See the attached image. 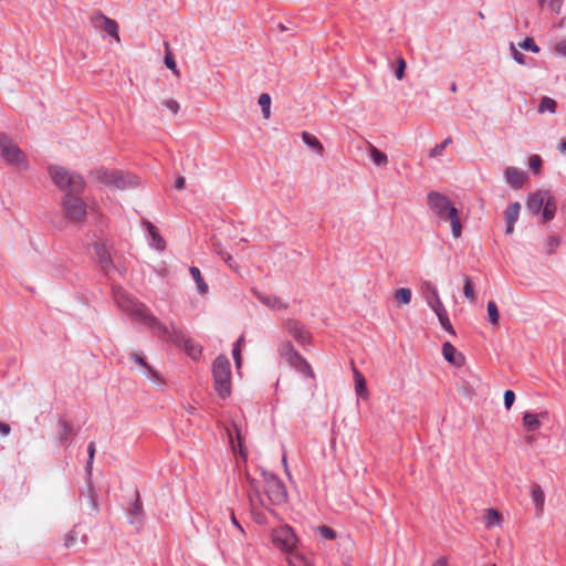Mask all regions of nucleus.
<instances>
[{
	"label": "nucleus",
	"instance_id": "f257e3e1",
	"mask_svg": "<svg viewBox=\"0 0 566 566\" xmlns=\"http://www.w3.org/2000/svg\"><path fill=\"white\" fill-rule=\"evenodd\" d=\"M114 298L124 312L143 321L158 338L182 347L193 360L199 359L202 352L201 346L187 337L181 329L177 328L174 324L170 326L163 324L143 303L135 301L120 289L114 291Z\"/></svg>",
	"mask_w": 566,
	"mask_h": 566
},
{
	"label": "nucleus",
	"instance_id": "f03ea898",
	"mask_svg": "<svg viewBox=\"0 0 566 566\" xmlns=\"http://www.w3.org/2000/svg\"><path fill=\"white\" fill-rule=\"evenodd\" d=\"M427 205L429 210L440 221L450 222L452 235L455 239L461 237L462 223L460 220V211L448 196L439 191H430L427 195Z\"/></svg>",
	"mask_w": 566,
	"mask_h": 566
},
{
	"label": "nucleus",
	"instance_id": "7ed1b4c3",
	"mask_svg": "<svg viewBox=\"0 0 566 566\" xmlns=\"http://www.w3.org/2000/svg\"><path fill=\"white\" fill-rule=\"evenodd\" d=\"M52 182L61 190L71 193H82L85 189L83 177L65 167L51 165L48 168Z\"/></svg>",
	"mask_w": 566,
	"mask_h": 566
},
{
	"label": "nucleus",
	"instance_id": "20e7f679",
	"mask_svg": "<svg viewBox=\"0 0 566 566\" xmlns=\"http://www.w3.org/2000/svg\"><path fill=\"white\" fill-rule=\"evenodd\" d=\"M213 387L219 397L226 399L231 394V366L227 356H218L212 364Z\"/></svg>",
	"mask_w": 566,
	"mask_h": 566
},
{
	"label": "nucleus",
	"instance_id": "39448f33",
	"mask_svg": "<svg viewBox=\"0 0 566 566\" xmlns=\"http://www.w3.org/2000/svg\"><path fill=\"white\" fill-rule=\"evenodd\" d=\"M97 181L120 190L138 186L139 178L133 174L115 169L99 168L94 172Z\"/></svg>",
	"mask_w": 566,
	"mask_h": 566
},
{
	"label": "nucleus",
	"instance_id": "423d86ee",
	"mask_svg": "<svg viewBox=\"0 0 566 566\" xmlns=\"http://www.w3.org/2000/svg\"><path fill=\"white\" fill-rule=\"evenodd\" d=\"M80 195L66 192L62 198V211L65 219L70 222L82 223L86 219L87 206Z\"/></svg>",
	"mask_w": 566,
	"mask_h": 566
},
{
	"label": "nucleus",
	"instance_id": "0eeeda50",
	"mask_svg": "<svg viewBox=\"0 0 566 566\" xmlns=\"http://www.w3.org/2000/svg\"><path fill=\"white\" fill-rule=\"evenodd\" d=\"M265 483L264 491L272 504H282L287 499V492L284 483L273 473L262 472Z\"/></svg>",
	"mask_w": 566,
	"mask_h": 566
},
{
	"label": "nucleus",
	"instance_id": "6e6552de",
	"mask_svg": "<svg viewBox=\"0 0 566 566\" xmlns=\"http://www.w3.org/2000/svg\"><path fill=\"white\" fill-rule=\"evenodd\" d=\"M0 156L9 165H20L25 161V156L12 138L0 132Z\"/></svg>",
	"mask_w": 566,
	"mask_h": 566
},
{
	"label": "nucleus",
	"instance_id": "1a4fd4ad",
	"mask_svg": "<svg viewBox=\"0 0 566 566\" xmlns=\"http://www.w3.org/2000/svg\"><path fill=\"white\" fill-rule=\"evenodd\" d=\"M426 285H427V289L430 291L431 296H432L430 300H428L429 306L432 308V311L438 316L439 322H440L442 328L446 329L447 332H449L450 334L454 335L455 332H454V329H453V327L451 325V322H450V319L448 317L447 310H446L442 301L440 300V296L438 294V290L436 289L434 285H432L429 282H427Z\"/></svg>",
	"mask_w": 566,
	"mask_h": 566
},
{
	"label": "nucleus",
	"instance_id": "9d476101",
	"mask_svg": "<svg viewBox=\"0 0 566 566\" xmlns=\"http://www.w3.org/2000/svg\"><path fill=\"white\" fill-rule=\"evenodd\" d=\"M272 542L275 547L285 552L286 554L295 548L297 543V537L293 531V528L289 525H283L273 530L272 532Z\"/></svg>",
	"mask_w": 566,
	"mask_h": 566
},
{
	"label": "nucleus",
	"instance_id": "9b49d317",
	"mask_svg": "<svg viewBox=\"0 0 566 566\" xmlns=\"http://www.w3.org/2000/svg\"><path fill=\"white\" fill-rule=\"evenodd\" d=\"M92 22L95 28L104 31L107 35L115 39L116 42L120 41L118 33V24L115 20L106 17L102 12H97L92 17Z\"/></svg>",
	"mask_w": 566,
	"mask_h": 566
},
{
	"label": "nucleus",
	"instance_id": "f8f14e48",
	"mask_svg": "<svg viewBox=\"0 0 566 566\" xmlns=\"http://www.w3.org/2000/svg\"><path fill=\"white\" fill-rule=\"evenodd\" d=\"M284 327L298 344L303 346L310 344L312 336L305 325L301 322L296 319H286L284 322Z\"/></svg>",
	"mask_w": 566,
	"mask_h": 566
},
{
	"label": "nucleus",
	"instance_id": "ddd939ff",
	"mask_svg": "<svg viewBox=\"0 0 566 566\" xmlns=\"http://www.w3.org/2000/svg\"><path fill=\"white\" fill-rule=\"evenodd\" d=\"M129 358H130V360H133L134 363H136L138 366H140L144 369L145 375L153 382H157V384L164 382L161 375L146 361V359L143 355H140L139 353H130Z\"/></svg>",
	"mask_w": 566,
	"mask_h": 566
},
{
	"label": "nucleus",
	"instance_id": "4468645a",
	"mask_svg": "<svg viewBox=\"0 0 566 566\" xmlns=\"http://www.w3.org/2000/svg\"><path fill=\"white\" fill-rule=\"evenodd\" d=\"M442 355L448 363L455 367L462 366L465 361L464 355L458 352L457 348L449 342H446L442 345Z\"/></svg>",
	"mask_w": 566,
	"mask_h": 566
},
{
	"label": "nucleus",
	"instance_id": "2eb2a0df",
	"mask_svg": "<svg viewBox=\"0 0 566 566\" xmlns=\"http://www.w3.org/2000/svg\"><path fill=\"white\" fill-rule=\"evenodd\" d=\"M256 298L266 307L273 311H281L287 308V303L276 295H268L261 292H255Z\"/></svg>",
	"mask_w": 566,
	"mask_h": 566
},
{
	"label": "nucleus",
	"instance_id": "dca6fc26",
	"mask_svg": "<svg viewBox=\"0 0 566 566\" xmlns=\"http://www.w3.org/2000/svg\"><path fill=\"white\" fill-rule=\"evenodd\" d=\"M520 210H521V205L517 201L507 206V208L504 212L505 222H506V228H505L506 234L513 233L514 224L517 221L518 216H520Z\"/></svg>",
	"mask_w": 566,
	"mask_h": 566
},
{
	"label": "nucleus",
	"instance_id": "f3484780",
	"mask_svg": "<svg viewBox=\"0 0 566 566\" xmlns=\"http://www.w3.org/2000/svg\"><path fill=\"white\" fill-rule=\"evenodd\" d=\"M548 195V191H536L535 193H532L527 200V209L534 214L539 213Z\"/></svg>",
	"mask_w": 566,
	"mask_h": 566
},
{
	"label": "nucleus",
	"instance_id": "a211bd4d",
	"mask_svg": "<svg viewBox=\"0 0 566 566\" xmlns=\"http://www.w3.org/2000/svg\"><path fill=\"white\" fill-rule=\"evenodd\" d=\"M505 178L506 181L513 187V188H521L523 184L525 182L527 176L526 174L515 167H509L505 170Z\"/></svg>",
	"mask_w": 566,
	"mask_h": 566
},
{
	"label": "nucleus",
	"instance_id": "6ab92c4d",
	"mask_svg": "<svg viewBox=\"0 0 566 566\" xmlns=\"http://www.w3.org/2000/svg\"><path fill=\"white\" fill-rule=\"evenodd\" d=\"M95 252L98 256V261H99L103 272L105 274H109V272L114 268L111 253L103 244H98V243L95 244Z\"/></svg>",
	"mask_w": 566,
	"mask_h": 566
},
{
	"label": "nucleus",
	"instance_id": "aec40b11",
	"mask_svg": "<svg viewBox=\"0 0 566 566\" xmlns=\"http://www.w3.org/2000/svg\"><path fill=\"white\" fill-rule=\"evenodd\" d=\"M143 224L146 227L150 235V245L159 251L165 250L166 243L161 235L158 233L157 228L148 220H144Z\"/></svg>",
	"mask_w": 566,
	"mask_h": 566
},
{
	"label": "nucleus",
	"instance_id": "412c9836",
	"mask_svg": "<svg viewBox=\"0 0 566 566\" xmlns=\"http://www.w3.org/2000/svg\"><path fill=\"white\" fill-rule=\"evenodd\" d=\"M287 364L302 375L314 378L312 367L300 353L297 354V358H293L292 360L287 361Z\"/></svg>",
	"mask_w": 566,
	"mask_h": 566
},
{
	"label": "nucleus",
	"instance_id": "4be33fe9",
	"mask_svg": "<svg viewBox=\"0 0 566 566\" xmlns=\"http://www.w3.org/2000/svg\"><path fill=\"white\" fill-rule=\"evenodd\" d=\"M57 436L61 443L69 441L73 436H75V430L72 423L61 418L57 422Z\"/></svg>",
	"mask_w": 566,
	"mask_h": 566
},
{
	"label": "nucleus",
	"instance_id": "5701e85b",
	"mask_svg": "<svg viewBox=\"0 0 566 566\" xmlns=\"http://www.w3.org/2000/svg\"><path fill=\"white\" fill-rule=\"evenodd\" d=\"M531 497L535 505L536 516H541L544 511L545 494L541 485L535 484L531 490Z\"/></svg>",
	"mask_w": 566,
	"mask_h": 566
},
{
	"label": "nucleus",
	"instance_id": "b1692460",
	"mask_svg": "<svg viewBox=\"0 0 566 566\" xmlns=\"http://www.w3.org/2000/svg\"><path fill=\"white\" fill-rule=\"evenodd\" d=\"M302 139H303L304 144L310 149H312L315 154H317L321 157L323 156L324 147H323L322 143L314 135H312L311 133H307V132H303Z\"/></svg>",
	"mask_w": 566,
	"mask_h": 566
},
{
	"label": "nucleus",
	"instance_id": "393cba45",
	"mask_svg": "<svg viewBox=\"0 0 566 566\" xmlns=\"http://www.w3.org/2000/svg\"><path fill=\"white\" fill-rule=\"evenodd\" d=\"M556 201L553 196L548 195L547 200L544 202L543 209H542V219L543 222L551 221L554 219L556 213Z\"/></svg>",
	"mask_w": 566,
	"mask_h": 566
},
{
	"label": "nucleus",
	"instance_id": "a878e982",
	"mask_svg": "<svg viewBox=\"0 0 566 566\" xmlns=\"http://www.w3.org/2000/svg\"><path fill=\"white\" fill-rule=\"evenodd\" d=\"M286 562L290 566H312L311 560L304 554L294 549L287 553Z\"/></svg>",
	"mask_w": 566,
	"mask_h": 566
},
{
	"label": "nucleus",
	"instance_id": "bb28decb",
	"mask_svg": "<svg viewBox=\"0 0 566 566\" xmlns=\"http://www.w3.org/2000/svg\"><path fill=\"white\" fill-rule=\"evenodd\" d=\"M556 109H557V103L554 98H552L549 96H543L541 98V102H539L538 108H537V112L539 114H544V113L555 114Z\"/></svg>",
	"mask_w": 566,
	"mask_h": 566
},
{
	"label": "nucleus",
	"instance_id": "cd10ccee",
	"mask_svg": "<svg viewBox=\"0 0 566 566\" xmlns=\"http://www.w3.org/2000/svg\"><path fill=\"white\" fill-rule=\"evenodd\" d=\"M541 424L538 415L532 412H525L523 415V426L527 431H536L541 428Z\"/></svg>",
	"mask_w": 566,
	"mask_h": 566
},
{
	"label": "nucleus",
	"instance_id": "c85d7f7f",
	"mask_svg": "<svg viewBox=\"0 0 566 566\" xmlns=\"http://www.w3.org/2000/svg\"><path fill=\"white\" fill-rule=\"evenodd\" d=\"M369 157L373 160V163L378 167H385L388 164L387 155L373 145H370Z\"/></svg>",
	"mask_w": 566,
	"mask_h": 566
},
{
	"label": "nucleus",
	"instance_id": "c756f323",
	"mask_svg": "<svg viewBox=\"0 0 566 566\" xmlns=\"http://www.w3.org/2000/svg\"><path fill=\"white\" fill-rule=\"evenodd\" d=\"M189 272L197 284V290L200 294H206L208 292V284L205 282L201 272L198 268L191 266Z\"/></svg>",
	"mask_w": 566,
	"mask_h": 566
},
{
	"label": "nucleus",
	"instance_id": "7c9ffc66",
	"mask_svg": "<svg viewBox=\"0 0 566 566\" xmlns=\"http://www.w3.org/2000/svg\"><path fill=\"white\" fill-rule=\"evenodd\" d=\"M280 355L285 361H290L293 358H297L298 352L293 347L290 342H284L279 348Z\"/></svg>",
	"mask_w": 566,
	"mask_h": 566
},
{
	"label": "nucleus",
	"instance_id": "2f4dec72",
	"mask_svg": "<svg viewBox=\"0 0 566 566\" xmlns=\"http://www.w3.org/2000/svg\"><path fill=\"white\" fill-rule=\"evenodd\" d=\"M488 316L491 325L496 326L499 324L500 314L497 305L494 301L488 302Z\"/></svg>",
	"mask_w": 566,
	"mask_h": 566
},
{
	"label": "nucleus",
	"instance_id": "473e14b6",
	"mask_svg": "<svg viewBox=\"0 0 566 566\" xmlns=\"http://www.w3.org/2000/svg\"><path fill=\"white\" fill-rule=\"evenodd\" d=\"M411 290L407 287H400L395 292V298L400 304L407 305L411 302Z\"/></svg>",
	"mask_w": 566,
	"mask_h": 566
},
{
	"label": "nucleus",
	"instance_id": "72a5a7b5",
	"mask_svg": "<svg viewBox=\"0 0 566 566\" xmlns=\"http://www.w3.org/2000/svg\"><path fill=\"white\" fill-rule=\"evenodd\" d=\"M501 520H502L501 514L496 510L490 509L486 511V516H485L486 527L500 525Z\"/></svg>",
	"mask_w": 566,
	"mask_h": 566
},
{
	"label": "nucleus",
	"instance_id": "f704fd0d",
	"mask_svg": "<svg viewBox=\"0 0 566 566\" xmlns=\"http://www.w3.org/2000/svg\"><path fill=\"white\" fill-rule=\"evenodd\" d=\"M259 105L261 106L262 108V113H263V116L264 118H270L271 116V111H270V106H271V97L268 93H262L259 97Z\"/></svg>",
	"mask_w": 566,
	"mask_h": 566
},
{
	"label": "nucleus",
	"instance_id": "c9c22d12",
	"mask_svg": "<svg viewBox=\"0 0 566 566\" xmlns=\"http://www.w3.org/2000/svg\"><path fill=\"white\" fill-rule=\"evenodd\" d=\"M165 46H166V55H165V64L166 66L172 71V73L175 75H179V70L177 67V64H176V61L172 56V53L170 52L169 50V43L168 42H165Z\"/></svg>",
	"mask_w": 566,
	"mask_h": 566
},
{
	"label": "nucleus",
	"instance_id": "e433bc0d",
	"mask_svg": "<svg viewBox=\"0 0 566 566\" xmlns=\"http://www.w3.org/2000/svg\"><path fill=\"white\" fill-rule=\"evenodd\" d=\"M315 532L324 539H335L337 537L336 532L327 525L317 526Z\"/></svg>",
	"mask_w": 566,
	"mask_h": 566
},
{
	"label": "nucleus",
	"instance_id": "4c0bfd02",
	"mask_svg": "<svg viewBox=\"0 0 566 566\" xmlns=\"http://www.w3.org/2000/svg\"><path fill=\"white\" fill-rule=\"evenodd\" d=\"M85 496L87 497L91 510L94 513H97L98 504H97V500H96V493H95L91 482H88L87 493L85 494Z\"/></svg>",
	"mask_w": 566,
	"mask_h": 566
},
{
	"label": "nucleus",
	"instance_id": "58836bf2",
	"mask_svg": "<svg viewBox=\"0 0 566 566\" xmlns=\"http://www.w3.org/2000/svg\"><path fill=\"white\" fill-rule=\"evenodd\" d=\"M95 452H96L95 442L91 441L87 446L88 460H87L86 468H85L86 473L90 478L92 475V467H93V462H94Z\"/></svg>",
	"mask_w": 566,
	"mask_h": 566
},
{
	"label": "nucleus",
	"instance_id": "ea45409f",
	"mask_svg": "<svg viewBox=\"0 0 566 566\" xmlns=\"http://www.w3.org/2000/svg\"><path fill=\"white\" fill-rule=\"evenodd\" d=\"M463 281H464L463 294L469 301L472 302L475 300V292L473 289L472 281H471L470 276H468V275L464 276Z\"/></svg>",
	"mask_w": 566,
	"mask_h": 566
},
{
	"label": "nucleus",
	"instance_id": "a19ab883",
	"mask_svg": "<svg viewBox=\"0 0 566 566\" xmlns=\"http://www.w3.org/2000/svg\"><path fill=\"white\" fill-rule=\"evenodd\" d=\"M129 513H130V515L135 516L137 520L143 515V503L140 501V496H139L138 492H136V500L133 503V505L129 510Z\"/></svg>",
	"mask_w": 566,
	"mask_h": 566
},
{
	"label": "nucleus",
	"instance_id": "79ce46f5",
	"mask_svg": "<svg viewBox=\"0 0 566 566\" xmlns=\"http://www.w3.org/2000/svg\"><path fill=\"white\" fill-rule=\"evenodd\" d=\"M77 537H78V532L76 531V528L74 527V528L70 530L64 536V546L66 548L73 547L77 541Z\"/></svg>",
	"mask_w": 566,
	"mask_h": 566
},
{
	"label": "nucleus",
	"instance_id": "37998d69",
	"mask_svg": "<svg viewBox=\"0 0 566 566\" xmlns=\"http://www.w3.org/2000/svg\"><path fill=\"white\" fill-rule=\"evenodd\" d=\"M452 143V138L451 137H447L441 144L434 146L430 153H429V156L430 157H438V156H441L443 150L446 149V147Z\"/></svg>",
	"mask_w": 566,
	"mask_h": 566
},
{
	"label": "nucleus",
	"instance_id": "c03bdc74",
	"mask_svg": "<svg viewBox=\"0 0 566 566\" xmlns=\"http://www.w3.org/2000/svg\"><path fill=\"white\" fill-rule=\"evenodd\" d=\"M518 46L523 50H527V51H532L534 53H537L539 52V48L538 45L535 43L534 39L533 38H525L520 44Z\"/></svg>",
	"mask_w": 566,
	"mask_h": 566
},
{
	"label": "nucleus",
	"instance_id": "a18cd8bd",
	"mask_svg": "<svg viewBox=\"0 0 566 566\" xmlns=\"http://www.w3.org/2000/svg\"><path fill=\"white\" fill-rule=\"evenodd\" d=\"M406 61L402 56H399L397 59V67L395 70V76L397 77V80H402L403 76H405V70H406Z\"/></svg>",
	"mask_w": 566,
	"mask_h": 566
},
{
	"label": "nucleus",
	"instance_id": "49530a36",
	"mask_svg": "<svg viewBox=\"0 0 566 566\" xmlns=\"http://www.w3.org/2000/svg\"><path fill=\"white\" fill-rule=\"evenodd\" d=\"M559 244H560L559 237L551 235L547 239L546 253L552 254Z\"/></svg>",
	"mask_w": 566,
	"mask_h": 566
},
{
	"label": "nucleus",
	"instance_id": "de8ad7c7",
	"mask_svg": "<svg viewBox=\"0 0 566 566\" xmlns=\"http://www.w3.org/2000/svg\"><path fill=\"white\" fill-rule=\"evenodd\" d=\"M355 381H356V391L360 396L361 392L366 389V381L361 374L355 370Z\"/></svg>",
	"mask_w": 566,
	"mask_h": 566
},
{
	"label": "nucleus",
	"instance_id": "09e8293b",
	"mask_svg": "<svg viewBox=\"0 0 566 566\" xmlns=\"http://www.w3.org/2000/svg\"><path fill=\"white\" fill-rule=\"evenodd\" d=\"M512 56L521 65L526 64L525 56L515 48L514 43H511L510 45Z\"/></svg>",
	"mask_w": 566,
	"mask_h": 566
},
{
	"label": "nucleus",
	"instance_id": "8fccbe9b",
	"mask_svg": "<svg viewBox=\"0 0 566 566\" xmlns=\"http://www.w3.org/2000/svg\"><path fill=\"white\" fill-rule=\"evenodd\" d=\"M530 167L533 171L538 172L542 167V159L538 155H533L530 158Z\"/></svg>",
	"mask_w": 566,
	"mask_h": 566
},
{
	"label": "nucleus",
	"instance_id": "3c124183",
	"mask_svg": "<svg viewBox=\"0 0 566 566\" xmlns=\"http://www.w3.org/2000/svg\"><path fill=\"white\" fill-rule=\"evenodd\" d=\"M515 401V394L512 390H506L504 392V406L506 409H511Z\"/></svg>",
	"mask_w": 566,
	"mask_h": 566
},
{
	"label": "nucleus",
	"instance_id": "603ef678",
	"mask_svg": "<svg viewBox=\"0 0 566 566\" xmlns=\"http://www.w3.org/2000/svg\"><path fill=\"white\" fill-rule=\"evenodd\" d=\"M563 2L564 0H547V6L553 12L558 14L560 13Z\"/></svg>",
	"mask_w": 566,
	"mask_h": 566
},
{
	"label": "nucleus",
	"instance_id": "864d4df0",
	"mask_svg": "<svg viewBox=\"0 0 566 566\" xmlns=\"http://www.w3.org/2000/svg\"><path fill=\"white\" fill-rule=\"evenodd\" d=\"M164 105L172 113L177 114L179 112L180 105L176 99H167L164 102Z\"/></svg>",
	"mask_w": 566,
	"mask_h": 566
},
{
	"label": "nucleus",
	"instance_id": "5fc2aeb1",
	"mask_svg": "<svg viewBox=\"0 0 566 566\" xmlns=\"http://www.w3.org/2000/svg\"><path fill=\"white\" fill-rule=\"evenodd\" d=\"M232 356H233L237 368H240L241 364H242V358H241V349H239L238 346H233Z\"/></svg>",
	"mask_w": 566,
	"mask_h": 566
},
{
	"label": "nucleus",
	"instance_id": "6e6d98bb",
	"mask_svg": "<svg viewBox=\"0 0 566 566\" xmlns=\"http://www.w3.org/2000/svg\"><path fill=\"white\" fill-rule=\"evenodd\" d=\"M555 52L562 56H566V39L556 43Z\"/></svg>",
	"mask_w": 566,
	"mask_h": 566
},
{
	"label": "nucleus",
	"instance_id": "4d7b16f0",
	"mask_svg": "<svg viewBox=\"0 0 566 566\" xmlns=\"http://www.w3.org/2000/svg\"><path fill=\"white\" fill-rule=\"evenodd\" d=\"M218 254H220L226 263H228L230 266H232V256L230 254L223 253L221 250L214 249Z\"/></svg>",
	"mask_w": 566,
	"mask_h": 566
},
{
	"label": "nucleus",
	"instance_id": "13d9d810",
	"mask_svg": "<svg viewBox=\"0 0 566 566\" xmlns=\"http://www.w3.org/2000/svg\"><path fill=\"white\" fill-rule=\"evenodd\" d=\"M231 522L240 531V533H242L244 535V530L241 526V524L238 522V520H237V517H235L233 512L231 513Z\"/></svg>",
	"mask_w": 566,
	"mask_h": 566
},
{
	"label": "nucleus",
	"instance_id": "bf43d9fd",
	"mask_svg": "<svg viewBox=\"0 0 566 566\" xmlns=\"http://www.w3.org/2000/svg\"><path fill=\"white\" fill-rule=\"evenodd\" d=\"M10 426L8 423H4V422H0V433L3 434V436H7L10 433Z\"/></svg>",
	"mask_w": 566,
	"mask_h": 566
},
{
	"label": "nucleus",
	"instance_id": "052dcab7",
	"mask_svg": "<svg viewBox=\"0 0 566 566\" xmlns=\"http://www.w3.org/2000/svg\"><path fill=\"white\" fill-rule=\"evenodd\" d=\"M185 187V178L184 177H178L176 179V182H175V188L176 189H182Z\"/></svg>",
	"mask_w": 566,
	"mask_h": 566
},
{
	"label": "nucleus",
	"instance_id": "680f3d73",
	"mask_svg": "<svg viewBox=\"0 0 566 566\" xmlns=\"http://www.w3.org/2000/svg\"><path fill=\"white\" fill-rule=\"evenodd\" d=\"M433 566H448L447 559L444 557H441L436 560Z\"/></svg>",
	"mask_w": 566,
	"mask_h": 566
},
{
	"label": "nucleus",
	"instance_id": "e2e57ef3",
	"mask_svg": "<svg viewBox=\"0 0 566 566\" xmlns=\"http://www.w3.org/2000/svg\"><path fill=\"white\" fill-rule=\"evenodd\" d=\"M244 343V336H240L233 346H238L241 349L242 344Z\"/></svg>",
	"mask_w": 566,
	"mask_h": 566
},
{
	"label": "nucleus",
	"instance_id": "0e129e2a",
	"mask_svg": "<svg viewBox=\"0 0 566 566\" xmlns=\"http://www.w3.org/2000/svg\"><path fill=\"white\" fill-rule=\"evenodd\" d=\"M558 149L560 153H566V139L559 144Z\"/></svg>",
	"mask_w": 566,
	"mask_h": 566
},
{
	"label": "nucleus",
	"instance_id": "69168bd1",
	"mask_svg": "<svg viewBox=\"0 0 566 566\" xmlns=\"http://www.w3.org/2000/svg\"><path fill=\"white\" fill-rule=\"evenodd\" d=\"M451 92H457L458 87L455 83H452L450 86Z\"/></svg>",
	"mask_w": 566,
	"mask_h": 566
},
{
	"label": "nucleus",
	"instance_id": "338daca9",
	"mask_svg": "<svg viewBox=\"0 0 566 566\" xmlns=\"http://www.w3.org/2000/svg\"><path fill=\"white\" fill-rule=\"evenodd\" d=\"M537 1L541 7H544V4L547 3V0H537Z\"/></svg>",
	"mask_w": 566,
	"mask_h": 566
},
{
	"label": "nucleus",
	"instance_id": "774afa93",
	"mask_svg": "<svg viewBox=\"0 0 566 566\" xmlns=\"http://www.w3.org/2000/svg\"><path fill=\"white\" fill-rule=\"evenodd\" d=\"M277 28H279V30H280V31H282V32L286 30L285 25H283V24H279V27H277Z\"/></svg>",
	"mask_w": 566,
	"mask_h": 566
}]
</instances>
